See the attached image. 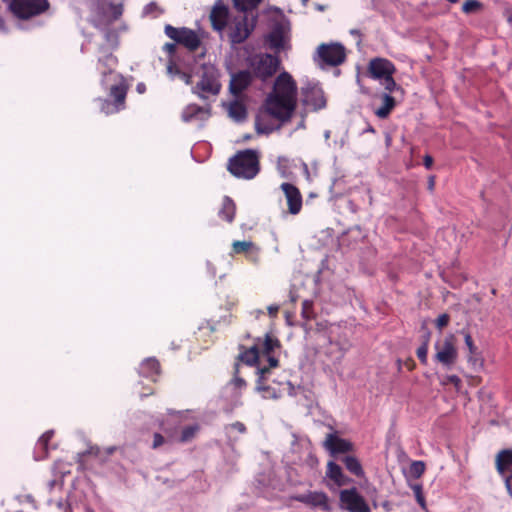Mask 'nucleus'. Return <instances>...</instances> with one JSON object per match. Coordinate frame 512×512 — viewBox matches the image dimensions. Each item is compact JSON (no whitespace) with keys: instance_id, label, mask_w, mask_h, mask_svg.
Returning a JSON list of instances; mask_svg holds the SVG:
<instances>
[{"instance_id":"1","label":"nucleus","mask_w":512,"mask_h":512,"mask_svg":"<svg viewBox=\"0 0 512 512\" xmlns=\"http://www.w3.org/2000/svg\"><path fill=\"white\" fill-rule=\"evenodd\" d=\"M297 105V84L288 72L280 73L267 94L264 110L280 121L291 118Z\"/></svg>"},{"instance_id":"2","label":"nucleus","mask_w":512,"mask_h":512,"mask_svg":"<svg viewBox=\"0 0 512 512\" xmlns=\"http://www.w3.org/2000/svg\"><path fill=\"white\" fill-rule=\"evenodd\" d=\"M256 18V12L243 13L235 10L229 13L221 4H216L210 14L214 29L219 32L226 29L228 38L234 44L241 43L249 37L255 27Z\"/></svg>"},{"instance_id":"3","label":"nucleus","mask_w":512,"mask_h":512,"mask_svg":"<svg viewBox=\"0 0 512 512\" xmlns=\"http://www.w3.org/2000/svg\"><path fill=\"white\" fill-rule=\"evenodd\" d=\"M117 66V59L112 55L103 52V55L99 58L98 69L103 75V85H108L110 82V95L115 99L113 104L104 101L102 105V111L105 114H112L118 112L124 106L126 97L127 87L124 83L123 78L115 72Z\"/></svg>"},{"instance_id":"4","label":"nucleus","mask_w":512,"mask_h":512,"mask_svg":"<svg viewBox=\"0 0 512 512\" xmlns=\"http://www.w3.org/2000/svg\"><path fill=\"white\" fill-rule=\"evenodd\" d=\"M279 348V341L271 335L258 339L255 344L241 354V361L248 365H257V372L261 378L265 377L269 368L276 367L278 360L274 353Z\"/></svg>"},{"instance_id":"5","label":"nucleus","mask_w":512,"mask_h":512,"mask_svg":"<svg viewBox=\"0 0 512 512\" xmlns=\"http://www.w3.org/2000/svg\"><path fill=\"white\" fill-rule=\"evenodd\" d=\"M433 360L445 369L453 368L459 357L458 340L452 333L441 334L433 345Z\"/></svg>"},{"instance_id":"6","label":"nucleus","mask_w":512,"mask_h":512,"mask_svg":"<svg viewBox=\"0 0 512 512\" xmlns=\"http://www.w3.org/2000/svg\"><path fill=\"white\" fill-rule=\"evenodd\" d=\"M395 71V65L386 58H373L368 64V73L370 77L380 81L385 90L389 92H403L402 88L397 85L393 79Z\"/></svg>"},{"instance_id":"7","label":"nucleus","mask_w":512,"mask_h":512,"mask_svg":"<svg viewBox=\"0 0 512 512\" xmlns=\"http://www.w3.org/2000/svg\"><path fill=\"white\" fill-rule=\"evenodd\" d=\"M228 170L234 176L252 179L259 172V161L255 151L245 150L230 159Z\"/></svg>"},{"instance_id":"8","label":"nucleus","mask_w":512,"mask_h":512,"mask_svg":"<svg viewBox=\"0 0 512 512\" xmlns=\"http://www.w3.org/2000/svg\"><path fill=\"white\" fill-rule=\"evenodd\" d=\"M221 88L219 81V72L213 65H204L200 81L197 83L193 92L202 99H208L216 96Z\"/></svg>"},{"instance_id":"9","label":"nucleus","mask_w":512,"mask_h":512,"mask_svg":"<svg viewBox=\"0 0 512 512\" xmlns=\"http://www.w3.org/2000/svg\"><path fill=\"white\" fill-rule=\"evenodd\" d=\"M14 15L18 18H29L48 8L47 0H14L9 4Z\"/></svg>"},{"instance_id":"10","label":"nucleus","mask_w":512,"mask_h":512,"mask_svg":"<svg viewBox=\"0 0 512 512\" xmlns=\"http://www.w3.org/2000/svg\"><path fill=\"white\" fill-rule=\"evenodd\" d=\"M250 66L257 77L265 80L276 73L279 60L269 54H260L251 59Z\"/></svg>"},{"instance_id":"11","label":"nucleus","mask_w":512,"mask_h":512,"mask_svg":"<svg viewBox=\"0 0 512 512\" xmlns=\"http://www.w3.org/2000/svg\"><path fill=\"white\" fill-rule=\"evenodd\" d=\"M339 499L341 507L349 512H371L369 505L355 488L342 490Z\"/></svg>"},{"instance_id":"12","label":"nucleus","mask_w":512,"mask_h":512,"mask_svg":"<svg viewBox=\"0 0 512 512\" xmlns=\"http://www.w3.org/2000/svg\"><path fill=\"white\" fill-rule=\"evenodd\" d=\"M318 58L327 65L337 66L345 59V49L341 44H321L317 49Z\"/></svg>"},{"instance_id":"13","label":"nucleus","mask_w":512,"mask_h":512,"mask_svg":"<svg viewBox=\"0 0 512 512\" xmlns=\"http://www.w3.org/2000/svg\"><path fill=\"white\" fill-rule=\"evenodd\" d=\"M165 33L169 38L183 44L190 50H195L200 44L198 35L194 31L187 28L178 29L167 25L165 27Z\"/></svg>"},{"instance_id":"14","label":"nucleus","mask_w":512,"mask_h":512,"mask_svg":"<svg viewBox=\"0 0 512 512\" xmlns=\"http://www.w3.org/2000/svg\"><path fill=\"white\" fill-rule=\"evenodd\" d=\"M210 108L208 106H198L196 104L187 105L182 113L181 119L185 123L201 125L210 118Z\"/></svg>"},{"instance_id":"15","label":"nucleus","mask_w":512,"mask_h":512,"mask_svg":"<svg viewBox=\"0 0 512 512\" xmlns=\"http://www.w3.org/2000/svg\"><path fill=\"white\" fill-rule=\"evenodd\" d=\"M303 103L313 110L321 109L326 101L322 89L318 85L303 88Z\"/></svg>"},{"instance_id":"16","label":"nucleus","mask_w":512,"mask_h":512,"mask_svg":"<svg viewBox=\"0 0 512 512\" xmlns=\"http://www.w3.org/2000/svg\"><path fill=\"white\" fill-rule=\"evenodd\" d=\"M264 378H261L259 376V380L257 383V390L262 394V397L265 399H277L282 396L283 393L288 392L289 394L292 393V387L289 382L281 383L278 385V387H273L271 385L265 386L262 383V380Z\"/></svg>"},{"instance_id":"17","label":"nucleus","mask_w":512,"mask_h":512,"mask_svg":"<svg viewBox=\"0 0 512 512\" xmlns=\"http://www.w3.org/2000/svg\"><path fill=\"white\" fill-rule=\"evenodd\" d=\"M281 188L286 196L289 212L294 215L298 214L302 207V197L299 190L289 183H283Z\"/></svg>"},{"instance_id":"18","label":"nucleus","mask_w":512,"mask_h":512,"mask_svg":"<svg viewBox=\"0 0 512 512\" xmlns=\"http://www.w3.org/2000/svg\"><path fill=\"white\" fill-rule=\"evenodd\" d=\"M297 501L306 505L321 508L322 510H329L328 497L323 492L312 491L296 497Z\"/></svg>"},{"instance_id":"19","label":"nucleus","mask_w":512,"mask_h":512,"mask_svg":"<svg viewBox=\"0 0 512 512\" xmlns=\"http://www.w3.org/2000/svg\"><path fill=\"white\" fill-rule=\"evenodd\" d=\"M324 447L332 454L345 453L352 450V444L346 439L340 438L334 433L328 434Z\"/></svg>"},{"instance_id":"20","label":"nucleus","mask_w":512,"mask_h":512,"mask_svg":"<svg viewBox=\"0 0 512 512\" xmlns=\"http://www.w3.org/2000/svg\"><path fill=\"white\" fill-rule=\"evenodd\" d=\"M232 250L235 254H245L251 262L257 263L259 261V248L251 241H234Z\"/></svg>"},{"instance_id":"21","label":"nucleus","mask_w":512,"mask_h":512,"mask_svg":"<svg viewBox=\"0 0 512 512\" xmlns=\"http://www.w3.org/2000/svg\"><path fill=\"white\" fill-rule=\"evenodd\" d=\"M268 43L270 48L277 52L286 50L288 48L289 35L284 28H275L268 36Z\"/></svg>"},{"instance_id":"22","label":"nucleus","mask_w":512,"mask_h":512,"mask_svg":"<svg viewBox=\"0 0 512 512\" xmlns=\"http://www.w3.org/2000/svg\"><path fill=\"white\" fill-rule=\"evenodd\" d=\"M251 75L249 72L242 71L231 77L230 91L232 94L237 95L241 93L250 83Z\"/></svg>"},{"instance_id":"23","label":"nucleus","mask_w":512,"mask_h":512,"mask_svg":"<svg viewBox=\"0 0 512 512\" xmlns=\"http://www.w3.org/2000/svg\"><path fill=\"white\" fill-rule=\"evenodd\" d=\"M326 475L339 487L349 483V478L344 475L341 467L334 462L328 463Z\"/></svg>"},{"instance_id":"24","label":"nucleus","mask_w":512,"mask_h":512,"mask_svg":"<svg viewBox=\"0 0 512 512\" xmlns=\"http://www.w3.org/2000/svg\"><path fill=\"white\" fill-rule=\"evenodd\" d=\"M466 347L468 349L467 360L473 367H481L482 359L478 352L477 347L474 345L473 339L469 333L465 334L464 337Z\"/></svg>"},{"instance_id":"25","label":"nucleus","mask_w":512,"mask_h":512,"mask_svg":"<svg viewBox=\"0 0 512 512\" xmlns=\"http://www.w3.org/2000/svg\"><path fill=\"white\" fill-rule=\"evenodd\" d=\"M140 374L146 378L155 381V377L159 374V363L154 358H148L142 362L140 366Z\"/></svg>"},{"instance_id":"26","label":"nucleus","mask_w":512,"mask_h":512,"mask_svg":"<svg viewBox=\"0 0 512 512\" xmlns=\"http://www.w3.org/2000/svg\"><path fill=\"white\" fill-rule=\"evenodd\" d=\"M228 114L230 118L236 122H240L246 118L247 112L245 106L242 103L234 101L228 106Z\"/></svg>"},{"instance_id":"27","label":"nucleus","mask_w":512,"mask_h":512,"mask_svg":"<svg viewBox=\"0 0 512 512\" xmlns=\"http://www.w3.org/2000/svg\"><path fill=\"white\" fill-rule=\"evenodd\" d=\"M382 99H383V104L381 107H379L378 109L375 110V114L379 118L384 119L390 114L392 109L395 107V100L393 97H391L388 94H384Z\"/></svg>"},{"instance_id":"28","label":"nucleus","mask_w":512,"mask_h":512,"mask_svg":"<svg viewBox=\"0 0 512 512\" xmlns=\"http://www.w3.org/2000/svg\"><path fill=\"white\" fill-rule=\"evenodd\" d=\"M235 214V204L234 202L228 198L225 197L223 199L222 208L219 211L220 217H222L224 220L231 222L234 218Z\"/></svg>"},{"instance_id":"29","label":"nucleus","mask_w":512,"mask_h":512,"mask_svg":"<svg viewBox=\"0 0 512 512\" xmlns=\"http://www.w3.org/2000/svg\"><path fill=\"white\" fill-rule=\"evenodd\" d=\"M235 10L239 12H256L255 8L261 2V0H233Z\"/></svg>"},{"instance_id":"30","label":"nucleus","mask_w":512,"mask_h":512,"mask_svg":"<svg viewBox=\"0 0 512 512\" xmlns=\"http://www.w3.org/2000/svg\"><path fill=\"white\" fill-rule=\"evenodd\" d=\"M167 74L171 77H179L186 84L191 83V76L186 72L181 71L172 61L167 65Z\"/></svg>"},{"instance_id":"31","label":"nucleus","mask_w":512,"mask_h":512,"mask_svg":"<svg viewBox=\"0 0 512 512\" xmlns=\"http://www.w3.org/2000/svg\"><path fill=\"white\" fill-rule=\"evenodd\" d=\"M346 468L356 476L363 475V469L357 458L353 456H346L344 458Z\"/></svg>"},{"instance_id":"32","label":"nucleus","mask_w":512,"mask_h":512,"mask_svg":"<svg viewBox=\"0 0 512 512\" xmlns=\"http://www.w3.org/2000/svg\"><path fill=\"white\" fill-rule=\"evenodd\" d=\"M198 425H190L188 427H185L182 431V434H181V437H180V441L181 442H188L190 441L191 439L194 438V436L196 435V433L198 432Z\"/></svg>"},{"instance_id":"33","label":"nucleus","mask_w":512,"mask_h":512,"mask_svg":"<svg viewBox=\"0 0 512 512\" xmlns=\"http://www.w3.org/2000/svg\"><path fill=\"white\" fill-rule=\"evenodd\" d=\"M481 7V3L477 0H467L463 4V12L469 14L477 11Z\"/></svg>"},{"instance_id":"34","label":"nucleus","mask_w":512,"mask_h":512,"mask_svg":"<svg viewBox=\"0 0 512 512\" xmlns=\"http://www.w3.org/2000/svg\"><path fill=\"white\" fill-rule=\"evenodd\" d=\"M425 471V464L421 461H414L410 466V472L415 477H420Z\"/></svg>"},{"instance_id":"35","label":"nucleus","mask_w":512,"mask_h":512,"mask_svg":"<svg viewBox=\"0 0 512 512\" xmlns=\"http://www.w3.org/2000/svg\"><path fill=\"white\" fill-rule=\"evenodd\" d=\"M417 356L423 364L427 363V361H428V341L427 340L417 349Z\"/></svg>"},{"instance_id":"36","label":"nucleus","mask_w":512,"mask_h":512,"mask_svg":"<svg viewBox=\"0 0 512 512\" xmlns=\"http://www.w3.org/2000/svg\"><path fill=\"white\" fill-rule=\"evenodd\" d=\"M53 436V431L45 432L38 440L37 446L41 448L44 452L47 450V445L51 437Z\"/></svg>"},{"instance_id":"37","label":"nucleus","mask_w":512,"mask_h":512,"mask_svg":"<svg viewBox=\"0 0 512 512\" xmlns=\"http://www.w3.org/2000/svg\"><path fill=\"white\" fill-rule=\"evenodd\" d=\"M441 383L443 385H447V384L451 383V384L455 385L458 388L460 386L461 380L456 375H449V376L444 377L442 379Z\"/></svg>"},{"instance_id":"38","label":"nucleus","mask_w":512,"mask_h":512,"mask_svg":"<svg viewBox=\"0 0 512 512\" xmlns=\"http://www.w3.org/2000/svg\"><path fill=\"white\" fill-rule=\"evenodd\" d=\"M449 315L448 314H441L437 319H436V326L438 329H443L444 327H446L449 323Z\"/></svg>"},{"instance_id":"39","label":"nucleus","mask_w":512,"mask_h":512,"mask_svg":"<svg viewBox=\"0 0 512 512\" xmlns=\"http://www.w3.org/2000/svg\"><path fill=\"white\" fill-rule=\"evenodd\" d=\"M414 492H415V495H416L417 502L420 504V506L423 509H425L426 508V503H425L424 496L422 494L421 487L420 486H415L414 487Z\"/></svg>"},{"instance_id":"40","label":"nucleus","mask_w":512,"mask_h":512,"mask_svg":"<svg viewBox=\"0 0 512 512\" xmlns=\"http://www.w3.org/2000/svg\"><path fill=\"white\" fill-rule=\"evenodd\" d=\"M255 126L258 133L268 134L272 131V127L262 126L260 119H257Z\"/></svg>"},{"instance_id":"41","label":"nucleus","mask_w":512,"mask_h":512,"mask_svg":"<svg viewBox=\"0 0 512 512\" xmlns=\"http://www.w3.org/2000/svg\"><path fill=\"white\" fill-rule=\"evenodd\" d=\"M164 443V438L161 434L159 433H156L154 435V440H153V448L156 449L158 447H160L162 444Z\"/></svg>"},{"instance_id":"42","label":"nucleus","mask_w":512,"mask_h":512,"mask_svg":"<svg viewBox=\"0 0 512 512\" xmlns=\"http://www.w3.org/2000/svg\"><path fill=\"white\" fill-rule=\"evenodd\" d=\"M505 487L507 489L508 494L512 498V477H505Z\"/></svg>"},{"instance_id":"43","label":"nucleus","mask_w":512,"mask_h":512,"mask_svg":"<svg viewBox=\"0 0 512 512\" xmlns=\"http://www.w3.org/2000/svg\"><path fill=\"white\" fill-rule=\"evenodd\" d=\"M231 428L237 430L240 433L245 432V426H244V424H242L240 422H236V423L232 424Z\"/></svg>"},{"instance_id":"44","label":"nucleus","mask_w":512,"mask_h":512,"mask_svg":"<svg viewBox=\"0 0 512 512\" xmlns=\"http://www.w3.org/2000/svg\"><path fill=\"white\" fill-rule=\"evenodd\" d=\"M279 306L278 305H270L268 307V313L270 316L274 317L278 313Z\"/></svg>"},{"instance_id":"45","label":"nucleus","mask_w":512,"mask_h":512,"mask_svg":"<svg viewBox=\"0 0 512 512\" xmlns=\"http://www.w3.org/2000/svg\"><path fill=\"white\" fill-rule=\"evenodd\" d=\"M163 49L168 53L172 54L175 51V44L167 43L163 46Z\"/></svg>"},{"instance_id":"46","label":"nucleus","mask_w":512,"mask_h":512,"mask_svg":"<svg viewBox=\"0 0 512 512\" xmlns=\"http://www.w3.org/2000/svg\"><path fill=\"white\" fill-rule=\"evenodd\" d=\"M432 164H433V159L431 156L429 155H426L424 157V165L427 169H430L432 167Z\"/></svg>"},{"instance_id":"47","label":"nucleus","mask_w":512,"mask_h":512,"mask_svg":"<svg viewBox=\"0 0 512 512\" xmlns=\"http://www.w3.org/2000/svg\"><path fill=\"white\" fill-rule=\"evenodd\" d=\"M236 388H241L244 386V381L240 378H235L232 383Z\"/></svg>"},{"instance_id":"48","label":"nucleus","mask_w":512,"mask_h":512,"mask_svg":"<svg viewBox=\"0 0 512 512\" xmlns=\"http://www.w3.org/2000/svg\"><path fill=\"white\" fill-rule=\"evenodd\" d=\"M434 185H435L434 177H430V178H429V182H428V188H429V190H433V189H434Z\"/></svg>"},{"instance_id":"49","label":"nucleus","mask_w":512,"mask_h":512,"mask_svg":"<svg viewBox=\"0 0 512 512\" xmlns=\"http://www.w3.org/2000/svg\"><path fill=\"white\" fill-rule=\"evenodd\" d=\"M303 170L306 174V178L309 180L310 179V174H309V170H308V166L306 164H303Z\"/></svg>"},{"instance_id":"50","label":"nucleus","mask_w":512,"mask_h":512,"mask_svg":"<svg viewBox=\"0 0 512 512\" xmlns=\"http://www.w3.org/2000/svg\"><path fill=\"white\" fill-rule=\"evenodd\" d=\"M137 91H138L139 93H143V92L145 91V86H144V84H138V85H137Z\"/></svg>"},{"instance_id":"51","label":"nucleus","mask_w":512,"mask_h":512,"mask_svg":"<svg viewBox=\"0 0 512 512\" xmlns=\"http://www.w3.org/2000/svg\"><path fill=\"white\" fill-rule=\"evenodd\" d=\"M152 6H153V4H150V5L146 6V7H145V10H144V11H145V13H149V12H150V10H151V8H152Z\"/></svg>"},{"instance_id":"52","label":"nucleus","mask_w":512,"mask_h":512,"mask_svg":"<svg viewBox=\"0 0 512 512\" xmlns=\"http://www.w3.org/2000/svg\"><path fill=\"white\" fill-rule=\"evenodd\" d=\"M447 1L450 2V3H457L458 2V0H447Z\"/></svg>"},{"instance_id":"53","label":"nucleus","mask_w":512,"mask_h":512,"mask_svg":"<svg viewBox=\"0 0 512 512\" xmlns=\"http://www.w3.org/2000/svg\"><path fill=\"white\" fill-rule=\"evenodd\" d=\"M508 21L512 25V15L508 18Z\"/></svg>"}]
</instances>
